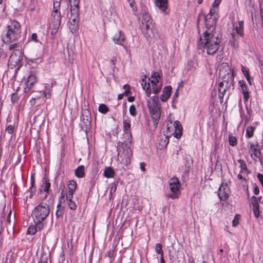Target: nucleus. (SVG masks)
Wrapping results in <instances>:
<instances>
[{
  "instance_id": "1",
  "label": "nucleus",
  "mask_w": 263,
  "mask_h": 263,
  "mask_svg": "<svg viewBox=\"0 0 263 263\" xmlns=\"http://www.w3.org/2000/svg\"><path fill=\"white\" fill-rule=\"evenodd\" d=\"M130 119L127 117L123 119V138L125 139L123 142L118 144V155L122 157L123 163L128 164L130 163V159L133 156L132 149V138L130 129Z\"/></svg>"
},
{
  "instance_id": "2",
  "label": "nucleus",
  "mask_w": 263,
  "mask_h": 263,
  "mask_svg": "<svg viewBox=\"0 0 263 263\" xmlns=\"http://www.w3.org/2000/svg\"><path fill=\"white\" fill-rule=\"evenodd\" d=\"M141 85L144 90L146 96L150 97L152 92L158 94L162 89V82L161 81V77L159 73H152L148 79L144 76L141 81Z\"/></svg>"
},
{
  "instance_id": "3",
  "label": "nucleus",
  "mask_w": 263,
  "mask_h": 263,
  "mask_svg": "<svg viewBox=\"0 0 263 263\" xmlns=\"http://www.w3.org/2000/svg\"><path fill=\"white\" fill-rule=\"evenodd\" d=\"M220 40L211 30H206L200 37L199 45L201 44L206 50L207 54L215 53L220 47Z\"/></svg>"
},
{
  "instance_id": "4",
  "label": "nucleus",
  "mask_w": 263,
  "mask_h": 263,
  "mask_svg": "<svg viewBox=\"0 0 263 263\" xmlns=\"http://www.w3.org/2000/svg\"><path fill=\"white\" fill-rule=\"evenodd\" d=\"M219 6L212 4L209 12L205 16L200 15L198 20V25L202 18L204 19L206 30H211V32L214 29L217 21L219 17Z\"/></svg>"
},
{
  "instance_id": "5",
  "label": "nucleus",
  "mask_w": 263,
  "mask_h": 263,
  "mask_svg": "<svg viewBox=\"0 0 263 263\" xmlns=\"http://www.w3.org/2000/svg\"><path fill=\"white\" fill-rule=\"evenodd\" d=\"M7 33L3 40L6 43H10L17 40L21 32L20 24L16 21L10 20L7 26Z\"/></svg>"
},
{
  "instance_id": "6",
  "label": "nucleus",
  "mask_w": 263,
  "mask_h": 263,
  "mask_svg": "<svg viewBox=\"0 0 263 263\" xmlns=\"http://www.w3.org/2000/svg\"><path fill=\"white\" fill-rule=\"evenodd\" d=\"M50 213L49 206L43 202L36 205L33 209L32 213L34 222L44 223Z\"/></svg>"
},
{
  "instance_id": "7",
  "label": "nucleus",
  "mask_w": 263,
  "mask_h": 263,
  "mask_svg": "<svg viewBox=\"0 0 263 263\" xmlns=\"http://www.w3.org/2000/svg\"><path fill=\"white\" fill-rule=\"evenodd\" d=\"M166 135L171 137L173 136L177 139H179L182 134V127L180 122L172 121L171 116L170 115L166 121Z\"/></svg>"
},
{
  "instance_id": "8",
  "label": "nucleus",
  "mask_w": 263,
  "mask_h": 263,
  "mask_svg": "<svg viewBox=\"0 0 263 263\" xmlns=\"http://www.w3.org/2000/svg\"><path fill=\"white\" fill-rule=\"evenodd\" d=\"M147 104L154 124H157L161 116L160 105L158 98L156 96H153L147 100Z\"/></svg>"
},
{
  "instance_id": "9",
  "label": "nucleus",
  "mask_w": 263,
  "mask_h": 263,
  "mask_svg": "<svg viewBox=\"0 0 263 263\" xmlns=\"http://www.w3.org/2000/svg\"><path fill=\"white\" fill-rule=\"evenodd\" d=\"M152 22V19L149 14L147 13L143 14L140 26L143 33L148 37L155 36V29Z\"/></svg>"
},
{
  "instance_id": "10",
  "label": "nucleus",
  "mask_w": 263,
  "mask_h": 263,
  "mask_svg": "<svg viewBox=\"0 0 263 263\" xmlns=\"http://www.w3.org/2000/svg\"><path fill=\"white\" fill-rule=\"evenodd\" d=\"M168 192L165 194V197L171 199H178L180 196L181 189L180 182L177 177L171 178L168 182Z\"/></svg>"
},
{
  "instance_id": "11",
  "label": "nucleus",
  "mask_w": 263,
  "mask_h": 263,
  "mask_svg": "<svg viewBox=\"0 0 263 263\" xmlns=\"http://www.w3.org/2000/svg\"><path fill=\"white\" fill-rule=\"evenodd\" d=\"M23 59V54L21 50H14L10 57L8 66L11 69L16 68V70L19 69L22 65Z\"/></svg>"
},
{
  "instance_id": "12",
  "label": "nucleus",
  "mask_w": 263,
  "mask_h": 263,
  "mask_svg": "<svg viewBox=\"0 0 263 263\" xmlns=\"http://www.w3.org/2000/svg\"><path fill=\"white\" fill-rule=\"evenodd\" d=\"M248 144L249 152L252 159L256 160L257 159L261 160L263 158V151L259 147L257 143L254 144L252 142H249Z\"/></svg>"
},
{
  "instance_id": "13",
  "label": "nucleus",
  "mask_w": 263,
  "mask_h": 263,
  "mask_svg": "<svg viewBox=\"0 0 263 263\" xmlns=\"http://www.w3.org/2000/svg\"><path fill=\"white\" fill-rule=\"evenodd\" d=\"M59 10V9H53L52 13V20L51 21L50 27L52 29V33H55L57 31L58 29L61 25V15Z\"/></svg>"
},
{
  "instance_id": "14",
  "label": "nucleus",
  "mask_w": 263,
  "mask_h": 263,
  "mask_svg": "<svg viewBox=\"0 0 263 263\" xmlns=\"http://www.w3.org/2000/svg\"><path fill=\"white\" fill-rule=\"evenodd\" d=\"M80 0H69L70 5L71 17L73 23H75L76 18L79 14V4Z\"/></svg>"
},
{
  "instance_id": "15",
  "label": "nucleus",
  "mask_w": 263,
  "mask_h": 263,
  "mask_svg": "<svg viewBox=\"0 0 263 263\" xmlns=\"http://www.w3.org/2000/svg\"><path fill=\"white\" fill-rule=\"evenodd\" d=\"M230 193V189L227 183H222L218 190V196L220 200H226L229 196Z\"/></svg>"
},
{
  "instance_id": "16",
  "label": "nucleus",
  "mask_w": 263,
  "mask_h": 263,
  "mask_svg": "<svg viewBox=\"0 0 263 263\" xmlns=\"http://www.w3.org/2000/svg\"><path fill=\"white\" fill-rule=\"evenodd\" d=\"M169 137L166 134H161L157 138V142L160 149L166 147L169 142Z\"/></svg>"
},
{
  "instance_id": "17",
  "label": "nucleus",
  "mask_w": 263,
  "mask_h": 263,
  "mask_svg": "<svg viewBox=\"0 0 263 263\" xmlns=\"http://www.w3.org/2000/svg\"><path fill=\"white\" fill-rule=\"evenodd\" d=\"M35 226H30L27 229V233L29 235H34L37 231L42 230L45 224L44 223L34 222Z\"/></svg>"
},
{
  "instance_id": "18",
  "label": "nucleus",
  "mask_w": 263,
  "mask_h": 263,
  "mask_svg": "<svg viewBox=\"0 0 263 263\" xmlns=\"http://www.w3.org/2000/svg\"><path fill=\"white\" fill-rule=\"evenodd\" d=\"M68 192L66 194V198L70 199V198H73V194L77 187L76 182L73 180L69 181L68 183Z\"/></svg>"
},
{
  "instance_id": "19",
  "label": "nucleus",
  "mask_w": 263,
  "mask_h": 263,
  "mask_svg": "<svg viewBox=\"0 0 263 263\" xmlns=\"http://www.w3.org/2000/svg\"><path fill=\"white\" fill-rule=\"evenodd\" d=\"M155 4L163 13L167 14V0H155Z\"/></svg>"
},
{
  "instance_id": "20",
  "label": "nucleus",
  "mask_w": 263,
  "mask_h": 263,
  "mask_svg": "<svg viewBox=\"0 0 263 263\" xmlns=\"http://www.w3.org/2000/svg\"><path fill=\"white\" fill-rule=\"evenodd\" d=\"M172 89L171 86H167L163 88L162 93L160 96L161 101L165 102L169 99L172 93Z\"/></svg>"
},
{
  "instance_id": "21",
  "label": "nucleus",
  "mask_w": 263,
  "mask_h": 263,
  "mask_svg": "<svg viewBox=\"0 0 263 263\" xmlns=\"http://www.w3.org/2000/svg\"><path fill=\"white\" fill-rule=\"evenodd\" d=\"M112 40L114 42L120 45H123L125 41V35L121 31H118L113 36Z\"/></svg>"
},
{
  "instance_id": "22",
  "label": "nucleus",
  "mask_w": 263,
  "mask_h": 263,
  "mask_svg": "<svg viewBox=\"0 0 263 263\" xmlns=\"http://www.w3.org/2000/svg\"><path fill=\"white\" fill-rule=\"evenodd\" d=\"M239 85L240 87V90L243 94V99L245 102H247L249 98V93L248 91L246 84L244 81H239Z\"/></svg>"
},
{
  "instance_id": "23",
  "label": "nucleus",
  "mask_w": 263,
  "mask_h": 263,
  "mask_svg": "<svg viewBox=\"0 0 263 263\" xmlns=\"http://www.w3.org/2000/svg\"><path fill=\"white\" fill-rule=\"evenodd\" d=\"M36 76L33 73H31L28 77L27 81L26 83V89L28 88V90H29L33 85L36 82Z\"/></svg>"
},
{
  "instance_id": "24",
  "label": "nucleus",
  "mask_w": 263,
  "mask_h": 263,
  "mask_svg": "<svg viewBox=\"0 0 263 263\" xmlns=\"http://www.w3.org/2000/svg\"><path fill=\"white\" fill-rule=\"evenodd\" d=\"M252 200L254 215L256 218H258L259 216V203H258L255 197H252Z\"/></svg>"
},
{
  "instance_id": "25",
  "label": "nucleus",
  "mask_w": 263,
  "mask_h": 263,
  "mask_svg": "<svg viewBox=\"0 0 263 263\" xmlns=\"http://www.w3.org/2000/svg\"><path fill=\"white\" fill-rule=\"evenodd\" d=\"M103 175L107 178H111L114 177L115 171L111 166H106L104 170Z\"/></svg>"
},
{
  "instance_id": "26",
  "label": "nucleus",
  "mask_w": 263,
  "mask_h": 263,
  "mask_svg": "<svg viewBox=\"0 0 263 263\" xmlns=\"http://www.w3.org/2000/svg\"><path fill=\"white\" fill-rule=\"evenodd\" d=\"M234 32V33L236 32L237 34L241 36L243 35V22L242 21L238 22V25L235 27L232 32Z\"/></svg>"
},
{
  "instance_id": "27",
  "label": "nucleus",
  "mask_w": 263,
  "mask_h": 263,
  "mask_svg": "<svg viewBox=\"0 0 263 263\" xmlns=\"http://www.w3.org/2000/svg\"><path fill=\"white\" fill-rule=\"evenodd\" d=\"M52 84H45V89L43 90V92L44 100H45L47 98H49L50 97V92L52 90Z\"/></svg>"
},
{
  "instance_id": "28",
  "label": "nucleus",
  "mask_w": 263,
  "mask_h": 263,
  "mask_svg": "<svg viewBox=\"0 0 263 263\" xmlns=\"http://www.w3.org/2000/svg\"><path fill=\"white\" fill-rule=\"evenodd\" d=\"M85 167L81 165L79 166L75 170V175L77 177L81 178L85 176Z\"/></svg>"
},
{
  "instance_id": "29",
  "label": "nucleus",
  "mask_w": 263,
  "mask_h": 263,
  "mask_svg": "<svg viewBox=\"0 0 263 263\" xmlns=\"http://www.w3.org/2000/svg\"><path fill=\"white\" fill-rule=\"evenodd\" d=\"M241 70H242V72L244 76L247 79V80L249 84L250 85H251L252 82H251V79L250 73H249V69L248 68L241 65Z\"/></svg>"
},
{
  "instance_id": "30",
  "label": "nucleus",
  "mask_w": 263,
  "mask_h": 263,
  "mask_svg": "<svg viewBox=\"0 0 263 263\" xmlns=\"http://www.w3.org/2000/svg\"><path fill=\"white\" fill-rule=\"evenodd\" d=\"M255 127L253 126H249L247 127L246 137L247 138H251L253 137L254 131L255 130Z\"/></svg>"
},
{
  "instance_id": "31",
  "label": "nucleus",
  "mask_w": 263,
  "mask_h": 263,
  "mask_svg": "<svg viewBox=\"0 0 263 263\" xmlns=\"http://www.w3.org/2000/svg\"><path fill=\"white\" fill-rule=\"evenodd\" d=\"M232 39L230 40L231 46L234 49H236L238 47V40L235 37L234 32L231 33Z\"/></svg>"
},
{
  "instance_id": "32",
  "label": "nucleus",
  "mask_w": 263,
  "mask_h": 263,
  "mask_svg": "<svg viewBox=\"0 0 263 263\" xmlns=\"http://www.w3.org/2000/svg\"><path fill=\"white\" fill-rule=\"evenodd\" d=\"M50 187V183L46 179H44L41 186V190L47 192Z\"/></svg>"
},
{
  "instance_id": "33",
  "label": "nucleus",
  "mask_w": 263,
  "mask_h": 263,
  "mask_svg": "<svg viewBox=\"0 0 263 263\" xmlns=\"http://www.w3.org/2000/svg\"><path fill=\"white\" fill-rule=\"evenodd\" d=\"M238 162L240 165V173H245L246 174H248L249 171L247 168V165L245 161L242 160H239Z\"/></svg>"
},
{
  "instance_id": "34",
  "label": "nucleus",
  "mask_w": 263,
  "mask_h": 263,
  "mask_svg": "<svg viewBox=\"0 0 263 263\" xmlns=\"http://www.w3.org/2000/svg\"><path fill=\"white\" fill-rule=\"evenodd\" d=\"M98 110L102 114H106L108 111V107L105 104H101L98 107Z\"/></svg>"
},
{
  "instance_id": "35",
  "label": "nucleus",
  "mask_w": 263,
  "mask_h": 263,
  "mask_svg": "<svg viewBox=\"0 0 263 263\" xmlns=\"http://www.w3.org/2000/svg\"><path fill=\"white\" fill-rule=\"evenodd\" d=\"M72 198L69 199L66 198L67 204L71 210H75L77 208V205L74 201H72Z\"/></svg>"
},
{
  "instance_id": "36",
  "label": "nucleus",
  "mask_w": 263,
  "mask_h": 263,
  "mask_svg": "<svg viewBox=\"0 0 263 263\" xmlns=\"http://www.w3.org/2000/svg\"><path fill=\"white\" fill-rule=\"evenodd\" d=\"M240 216L239 215V214H236L233 221H232V226L233 227H236L239 223V221H240Z\"/></svg>"
},
{
  "instance_id": "37",
  "label": "nucleus",
  "mask_w": 263,
  "mask_h": 263,
  "mask_svg": "<svg viewBox=\"0 0 263 263\" xmlns=\"http://www.w3.org/2000/svg\"><path fill=\"white\" fill-rule=\"evenodd\" d=\"M162 246L159 243H156L155 246V251L157 253L160 254L161 256L164 255L163 252L162 251Z\"/></svg>"
},
{
  "instance_id": "38",
  "label": "nucleus",
  "mask_w": 263,
  "mask_h": 263,
  "mask_svg": "<svg viewBox=\"0 0 263 263\" xmlns=\"http://www.w3.org/2000/svg\"><path fill=\"white\" fill-rule=\"evenodd\" d=\"M229 144L231 146H235L237 144V140L235 137L230 136L229 138Z\"/></svg>"
},
{
  "instance_id": "39",
  "label": "nucleus",
  "mask_w": 263,
  "mask_h": 263,
  "mask_svg": "<svg viewBox=\"0 0 263 263\" xmlns=\"http://www.w3.org/2000/svg\"><path fill=\"white\" fill-rule=\"evenodd\" d=\"M129 111L130 115L132 116L135 117L137 115V110L136 107L133 104L129 107Z\"/></svg>"
},
{
  "instance_id": "40",
  "label": "nucleus",
  "mask_w": 263,
  "mask_h": 263,
  "mask_svg": "<svg viewBox=\"0 0 263 263\" xmlns=\"http://www.w3.org/2000/svg\"><path fill=\"white\" fill-rule=\"evenodd\" d=\"M61 0H53V9H60Z\"/></svg>"
},
{
  "instance_id": "41",
  "label": "nucleus",
  "mask_w": 263,
  "mask_h": 263,
  "mask_svg": "<svg viewBox=\"0 0 263 263\" xmlns=\"http://www.w3.org/2000/svg\"><path fill=\"white\" fill-rule=\"evenodd\" d=\"M123 88L125 89V91H124V94L126 95V96H128V93L129 92V90H130V86L127 85V84H126V85H124L123 86Z\"/></svg>"
},
{
  "instance_id": "42",
  "label": "nucleus",
  "mask_w": 263,
  "mask_h": 263,
  "mask_svg": "<svg viewBox=\"0 0 263 263\" xmlns=\"http://www.w3.org/2000/svg\"><path fill=\"white\" fill-rule=\"evenodd\" d=\"M13 130H14V126L12 125H9L7 128H6V131L9 133V134H12L13 133Z\"/></svg>"
},
{
  "instance_id": "43",
  "label": "nucleus",
  "mask_w": 263,
  "mask_h": 263,
  "mask_svg": "<svg viewBox=\"0 0 263 263\" xmlns=\"http://www.w3.org/2000/svg\"><path fill=\"white\" fill-rule=\"evenodd\" d=\"M257 178L259 180L260 183L261 184L263 187V175L261 174H258L257 175Z\"/></svg>"
},
{
  "instance_id": "44",
  "label": "nucleus",
  "mask_w": 263,
  "mask_h": 263,
  "mask_svg": "<svg viewBox=\"0 0 263 263\" xmlns=\"http://www.w3.org/2000/svg\"><path fill=\"white\" fill-rule=\"evenodd\" d=\"M127 1L129 4L130 6L134 9L135 5V3L134 0H127Z\"/></svg>"
},
{
  "instance_id": "45",
  "label": "nucleus",
  "mask_w": 263,
  "mask_h": 263,
  "mask_svg": "<svg viewBox=\"0 0 263 263\" xmlns=\"http://www.w3.org/2000/svg\"><path fill=\"white\" fill-rule=\"evenodd\" d=\"M31 40H33L35 42H38L37 40V34L36 33H34L31 35Z\"/></svg>"
},
{
  "instance_id": "46",
  "label": "nucleus",
  "mask_w": 263,
  "mask_h": 263,
  "mask_svg": "<svg viewBox=\"0 0 263 263\" xmlns=\"http://www.w3.org/2000/svg\"><path fill=\"white\" fill-rule=\"evenodd\" d=\"M140 168L142 172H144L145 171V163L144 162H141L140 163Z\"/></svg>"
},
{
  "instance_id": "47",
  "label": "nucleus",
  "mask_w": 263,
  "mask_h": 263,
  "mask_svg": "<svg viewBox=\"0 0 263 263\" xmlns=\"http://www.w3.org/2000/svg\"><path fill=\"white\" fill-rule=\"evenodd\" d=\"M254 193L255 195H258L259 193V189L257 186H255L254 188Z\"/></svg>"
},
{
  "instance_id": "48",
  "label": "nucleus",
  "mask_w": 263,
  "mask_h": 263,
  "mask_svg": "<svg viewBox=\"0 0 263 263\" xmlns=\"http://www.w3.org/2000/svg\"><path fill=\"white\" fill-rule=\"evenodd\" d=\"M69 28H70V29L71 30V31L72 32H74L76 30L77 26L75 25H71V26H70Z\"/></svg>"
},
{
  "instance_id": "49",
  "label": "nucleus",
  "mask_w": 263,
  "mask_h": 263,
  "mask_svg": "<svg viewBox=\"0 0 263 263\" xmlns=\"http://www.w3.org/2000/svg\"><path fill=\"white\" fill-rule=\"evenodd\" d=\"M221 2H222V0H214L213 4H215L216 5H217L220 6V4L221 3Z\"/></svg>"
},
{
  "instance_id": "50",
  "label": "nucleus",
  "mask_w": 263,
  "mask_h": 263,
  "mask_svg": "<svg viewBox=\"0 0 263 263\" xmlns=\"http://www.w3.org/2000/svg\"><path fill=\"white\" fill-rule=\"evenodd\" d=\"M242 174H246L245 173H240V172L239 174H238L237 178L238 179L242 180V179H244L242 176Z\"/></svg>"
},
{
  "instance_id": "51",
  "label": "nucleus",
  "mask_w": 263,
  "mask_h": 263,
  "mask_svg": "<svg viewBox=\"0 0 263 263\" xmlns=\"http://www.w3.org/2000/svg\"><path fill=\"white\" fill-rule=\"evenodd\" d=\"M47 258H42L39 263H47Z\"/></svg>"
},
{
  "instance_id": "52",
  "label": "nucleus",
  "mask_w": 263,
  "mask_h": 263,
  "mask_svg": "<svg viewBox=\"0 0 263 263\" xmlns=\"http://www.w3.org/2000/svg\"><path fill=\"white\" fill-rule=\"evenodd\" d=\"M11 211H10L8 215V216H7V222L8 223H10V216H11Z\"/></svg>"
},
{
  "instance_id": "53",
  "label": "nucleus",
  "mask_w": 263,
  "mask_h": 263,
  "mask_svg": "<svg viewBox=\"0 0 263 263\" xmlns=\"http://www.w3.org/2000/svg\"><path fill=\"white\" fill-rule=\"evenodd\" d=\"M178 97V90H177L173 96V98H174V99H175V98H177Z\"/></svg>"
},
{
  "instance_id": "54",
  "label": "nucleus",
  "mask_w": 263,
  "mask_h": 263,
  "mask_svg": "<svg viewBox=\"0 0 263 263\" xmlns=\"http://www.w3.org/2000/svg\"><path fill=\"white\" fill-rule=\"evenodd\" d=\"M260 70H261V77H262V79H263V64H261V65Z\"/></svg>"
},
{
  "instance_id": "55",
  "label": "nucleus",
  "mask_w": 263,
  "mask_h": 263,
  "mask_svg": "<svg viewBox=\"0 0 263 263\" xmlns=\"http://www.w3.org/2000/svg\"><path fill=\"white\" fill-rule=\"evenodd\" d=\"M160 261L161 263H165L164 259V255L161 256Z\"/></svg>"
},
{
  "instance_id": "56",
  "label": "nucleus",
  "mask_w": 263,
  "mask_h": 263,
  "mask_svg": "<svg viewBox=\"0 0 263 263\" xmlns=\"http://www.w3.org/2000/svg\"><path fill=\"white\" fill-rule=\"evenodd\" d=\"M15 44H12L9 46V49L12 50L15 48Z\"/></svg>"
},
{
  "instance_id": "57",
  "label": "nucleus",
  "mask_w": 263,
  "mask_h": 263,
  "mask_svg": "<svg viewBox=\"0 0 263 263\" xmlns=\"http://www.w3.org/2000/svg\"><path fill=\"white\" fill-rule=\"evenodd\" d=\"M134 98L133 97H129L128 98V101L129 102H133L134 101Z\"/></svg>"
},
{
  "instance_id": "58",
  "label": "nucleus",
  "mask_w": 263,
  "mask_h": 263,
  "mask_svg": "<svg viewBox=\"0 0 263 263\" xmlns=\"http://www.w3.org/2000/svg\"><path fill=\"white\" fill-rule=\"evenodd\" d=\"M223 96V92H220V90H219V97L220 98H222Z\"/></svg>"
},
{
  "instance_id": "59",
  "label": "nucleus",
  "mask_w": 263,
  "mask_h": 263,
  "mask_svg": "<svg viewBox=\"0 0 263 263\" xmlns=\"http://www.w3.org/2000/svg\"><path fill=\"white\" fill-rule=\"evenodd\" d=\"M219 75L221 77L223 76V71L221 69H220L219 70Z\"/></svg>"
},
{
  "instance_id": "60",
  "label": "nucleus",
  "mask_w": 263,
  "mask_h": 263,
  "mask_svg": "<svg viewBox=\"0 0 263 263\" xmlns=\"http://www.w3.org/2000/svg\"><path fill=\"white\" fill-rule=\"evenodd\" d=\"M122 95H123L122 94L119 95H118V99H122Z\"/></svg>"
},
{
  "instance_id": "61",
  "label": "nucleus",
  "mask_w": 263,
  "mask_h": 263,
  "mask_svg": "<svg viewBox=\"0 0 263 263\" xmlns=\"http://www.w3.org/2000/svg\"><path fill=\"white\" fill-rule=\"evenodd\" d=\"M198 4H200L202 2L203 0H197Z\"/></svg>"
},
{
  "instance_id": "62",
  "label": "nucleus",
  "mask_w": 263,
  "mask_h": 263,
  "mask_svg": "<svg viewBox=\"0 0 263 263\" xmlns=\"http://www.w3.org/2000/svg\"><path fill=\"white\" fill-rule=\"evenodd\" d=\"M61 194H62V196L64 198V196H65V194L64 193L63 191H62Z\"/></svg>"
},
{
  "instance_id": "63",
  "label": "nucleus",
  "mask_w": 263,
  "mask_h": 263,
  "mask_svg": "<svg viewBox=\"0 0 263 263\" xmlns=\"http://www.w3.org/2000/svg\"><path fill=\"white\" fill-rule=\"evenodd\" d=\"M3 0H0V4H2Z\"/></svg>"
},
{
  "instance_id": "64",
  "label": "nucleus",
  "mask_w": 263,
  "mask_h": 263,
  "mask_svg": "<svg viewBox=\"0 0 263 263\" xmlns=\"http://www.w3.org/2000/svg\"><path fill=\"white\" fill-rule=\"evenodd\" d=\"M227 68L229 70H230V69H229V67H228V66H227Z\"/></svg>"
}]
</instances>
